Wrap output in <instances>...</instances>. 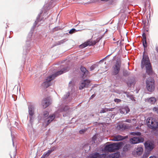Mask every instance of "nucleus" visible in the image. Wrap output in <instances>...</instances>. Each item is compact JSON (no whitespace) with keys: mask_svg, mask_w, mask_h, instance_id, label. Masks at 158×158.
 Instances as JSON below:
<instances>
[{"mask_svg":"<svg viewBox=\"0 0 158 158\" xmlns=\"http://www.w3.org/2000/svg\"><path fill=\"white\" fill-rule=\"evenodd\" d=\"M114 109V108H110V109H108L107 108V110H108V111H113V109Z\"/></svg>","mask_w":158,"mask_h":158,"instance_id":"obj_36","label":"nucleus"},{"mask_svg":"<svg viewBox=\"0 0 158 158\" xmlns=\"http://www.w3.org/2000/svg\"><path fill=\"white\" fill-rule=\"evenodd\" d=\"M156 101V99L154 97H151L149 98L148 102L151 104H154Z\"/></svg>","mask_w":158,"mask_h":158,"instance_id":"obj_24","label":"nucleus"},{"mask_svg":"<svg viewBox=\"0 0 158 158\" xmlns=\"http://www.w3.org/2000/svg\"><path fill=\"white\" fill-rule=\"evenodd\" d=\"M106 112H108L107 108H105L102 109V110H101L100 112V113H104Z\"/></svg>","mask_w":158,"mask_h":158,"instance_id":"obj_27","label":"nucleus"},{"mask_svg":"<svg viewBox=\"0 0 158 158\" xmlns=\"http://www.w3.org/2000/svg\"><path fill=\"white\" fill-rule=\"evenodd\" d=\"M90 81L89 80H84L81 82L80 85L79 89H81L84 88H87L90 83Z\"/></svg>","mask_w":158,"mask_h":158,"instance_id":"obj_11","label":"nucleus"},{"mask_svg":"<svg viewBox=\"0 0 158 158\" xmlns=\"http://www.w3.org/2000/svg\"><path fill=\"white\" fill-rule=\"evenodd\" d=\"M156 51L158 53V46L156 47Z\"/></svg>","mask_w":158,"mask_h":158,"instance_id":"obj_39","label":"nucleus"},{"mask_svg":"<svg viewBox=\"0 0 158 158\" xmlns=\"http://www.w3.org/2000/svg\"><path fill=\"white\" fill-rule=\"evenodd\" d=\"M94 137H95L94 136L93 137V139H94Z\"/></svg>","mask_w":158,"mask_h":158,"instance_id":"obj_44","label":"nucleus"},{"mask_svg":"<svg viewBox=\"0 0 158 158\" xmlns=\"http://www.w3.org/2000/svg\"><path fill=\"white\" fill-rule=\"evenodd\" d=\"M95 95H94V94L92 95L91 97H90V99H92L95 96Z\"/></svg>","mask_w":158,"mask_h":158,"instance_id":"obj_38","label":"nucleus"},{"mask_svg":"<svg viewBox=\"0 0 158 158\" xmlns=\"http://www.w3.org/2000/svg\"><path fill=\"white\" fill-rule=\"evenodd\" d=\"M147 123L149 127L153 130H156L158 127V123L157 120L152 117H150L147 119Z\"/></svg>","mask_w":158,"mask_h":158,"instance_id":"obj_5","label":"nucleus"},{"mask_svg":"<svg viewBox=\"0 0 158 158\" xmlns=\"http://www.w3.org/2000/svg\"><path fill=\"white\" fill-rule=\"evenodd\" d=\"M42 105L43 107L45 108L47 107L50 104L49 100L48 98H47L42 102Z\"/></svg>","mask_w":158,"mask_h":158,"instance_id":"obj_13","label":"nucleus"},{"mask_svg":"<svg viewBox=\"0 0 158 158\" xmlns=\"http://www.w3.org/2000/svg\"><path fill=\"white\" fill-rule=\"evenodd\" d=\"M28 109L29 117L31 118L32 116L34 114V107L32 105H31L29 106Z\"/></svg>","mask_w":158,"mask_h":158,"instance_id":"obj_17","label":"nucleus"},{"mask_svg":"<svg viewBox=\"0 0 158 158\" xmlns=\"http://www.w3.org/2000/svg\"><path fill=\"white\" fill-rule=\"evenodd\" d=\"M130 73L127 71H124L123 72V75L125 76H127L130 75Z\"/></svg>","mask_w":158,"mask_h":158,"instance_id":"obj_31","label":"nucleus"},{"mask_svg":"<svg viewBox=\"0 0 158 158\" xmlns=\"http://www.w3.org/2000/svg\"><path fill=\"white\" fill-rule=\"evenodd\" d=\"M53 151V150L52 149L50 150H48L47 152H45L44 154L41 158H45V157H47Z\"/></svg>","mask_w":158,"mask_h":158,"instance_id":"obj_20","label":"nucleus"},{"mask_svg":"<svg viewBox=\"0 0 158 158\" xmlns=\"http://www.w3.org/2000/svg\"><path fill=\"white\" fill-rule=\"evenodd\" d=\"M123 145V143L121 142L107 145L105 147L104 150L107 152H114L119 149Z\"/></svg>","mask_w":158,"mask_h":158,"instance_id":"obj_3","label":"nucleus"},{"mask_svg":"<svg viewBox=\"0 0 158 158\" xmlns=\"http://www.w3.org/2000/svg\"><path fill=\"white\" fill-rule=\"evenodd\" d=\"M135 120V119H132V120Z\"/></svg>","mask_w":158,"mask_h":158,"instance_id":"obj_45","label":"nucleus"},{"mask_svg":"<svg viewBox=\"0 0 158 158\" xmlns=\"http://www.w3.org/2000/svg\"><path fill=\"white\" fill-rule=\"evenodd\" d=\"M49 115V113L48 111H44L43 113V115L45 117H47Z\"/></svg>","mask_w":158,"mask_h":158,"instance_id":"obj_30","label":"nucleus"},{"mask_svg":"<svg viewBox=\"0 0 158 158\" xmlns=\"http://www.w3.org/2000/svg\"><path fill=\"white\" fill-rule=\"evenodd\" d=\"M131 134L132 135H136L138 136L140 135L141 134L140 132H131Z\"/></svg>","mask_w":158,"mask_h":158,"instance_id":"obj_26","label":"nucleus"},{"mask_svg":"<svg viewBox=\"0 0 158 158\" xmlns=\"http://www.w3.org/2000/svg\"><path fill=\"white\" fill-rule=\"evenodd\" d=\"M85 131V130H81L79 131V133L80 134H82L84 133Z\"/></svg>","mask_w":158,"mask_h":158,"instance_id":"obj_35","label":"nucleus"},{"mask_svg":"<svg viewBox=\"0 0 158 158\" xmlns=\"http://www.w3.org/2000/svg\"><path fill=\"white\" fill-rule=\"evenodd\" d=\"M121 66V61L120 59L117 60L112 67L111 73L112 75L118 74L120 72Z\"/></svg>","mask_w":158,"mask_h":158,"instance_id":"obj_4","label":"nucleus"},{"mask_svg":"<svg viewBox=\"0 0 158 158\" xmlns=\"http://www.w3.org/2000/svg\"><path fill=\"white\" fill-rule=\"evenodd\" d=\"M144 145L147 152L145 153L143 156L147 157L149 156L150 151L153 148V145L151 143L147 141L145 143Z\"/></svg>","mask_w":158,"mask_h":158,"instance_id":"obj_7","label":"nucleus"},{"mask_svg":"<svg viewBox=\"0 0 158 158\" xmlns=\"http://www.w3.org/2000/svg\"><path fill=\"white\" fill-rule=\"evenodd\" d=\"M146 88L147 90L150 91L152 92L154 90L155 86L154 80L152 78H148L146 82Z\"/></svg>","mask_w":158,"mask_h":158,"instance_id":"obj_6","label":"nucleus"},{"mask_svg":"<svg viewBox=\"0 0 158 158\" xmlns=\"http://www.w3.org/2000/svg\"><path fill=\"white\" fill-rule=\"evenodd\" d=\"M68 109V107L67 106H65L64 107L61 108L60 109L58 110L59 112H62L63 111H66Z\"/></svg>","mask_w":158,"mask_h":158,"instance_id":"obj_25","label":"nucleus"},{"mask_svg":"<svg viewBox=\"0 0 158 158\" xmlns=\"http://www.w3.org/2000/svg\"><path fill=\"white\" fill-rule=\"evenodd\" d=\"M80 70L81 72L84 74H88V71L87 70L86 68L83 66H81L80 68Z\"/></svg>","mask_w":158,"mask_h":158,"instance_id":"obj_23","label":"nucleus"},{"mask_svg":"<svg viewBox=\"0 0 158 158\" xmlns=\"http://www.w3.org/2000/svg\"><path fill=\"white\" fill-rule=\"evenodd\" d=\"M143 150L141 147H138L135 149V152L136 154L139 156L141 155L143 152Z\"/></svg>","mask_w":158,"mask_h":158,"instance_id":"obj_16","label":"nucleus"},{"mask_svg":"<svg viewBox=\"0 0 158 158\" xmlns=\"http://www.w3.org/2000/svg\"><path fill=\"white\" fill-rule=\"evenodd\" d=\"M144 139L143 138L139 137H134L130 139V143L131 144H136L139 142H143Z\"/></svg>","mask_w":158,"mask_h":158,"instance_id":"obj_9","label":"nucleus"},{"mask_svg":"<svg viewBox=\"0 0 158 158\" xmlns=\"http://www.w3.org/2000/svg\"><path fill=\"white\" fill-rule=\"evenodd\" d=\"M121 100L119 99L118 98H115L114 99V101L115 102L118 103L121 102Z\"/></svg>","mask_w":158,"mask_h":158,"instance_id":"obj_34","label":"nucleus"},{"mask_svg":"<svg viewBox=\"0 0 158 158\" xmlns=\"http://www.w3.org/2000/svg\"><path fill=\"white\" fill-rule=\"evenodd\" d=\"M130 111V109L127 107H126L125 108H123L121 110L120 113H124L126 112V113L127 114Z\"/></svg>","mask_w":158,"mask_h":158,"instance_id":"obj_21","label":"nucleus"},{"mask_svg":"<svg viewBox=\"0 0 158 158\" xmlns=\"http://www.w3.org/2000/svg\"><path fill=\"white\" fill-rule=\"evenodd\" d=\"M76 32H77V31H76V29L74 28H73L71 29L69 31V33L70 34H72L73 33H74Z\"/></svg>","mask_w":158,"mask_h":158,"instance_id":"obj_28","label":"nucleus"},{"mask_svg":"<svg viewBox=\"0 0 158 158\" xmlns=\"http://www.w3.org/2000/svg\"><path fill=\"white\" fill-rule=\"evenodd\" d=\"M143 39L142 40L144 48H147V44L146 39V34L143 33L142 34Z\"/></svg>","mask_w":158,"mask_h":158,"instance_id":"obj_18","label":"nucleus"},{"mask_svg":"<svg viewBox=\"0 0 158 158\" xmlns=\"http://www.w3.org/2000/svg\"><path fill=\"white\" fill-rule=\"evenodd\" d=\"M153 110L154 112L158 114V107H154L153 109Z\"/></svg>","mask_w":158,"mask_h":158,"instance_id":"obj_33","label":"nucleus"},{"mask_svg":"<svg viewBox=\"0 0 158 158\" xmlns=\"http://www.w3.org/2000/svg\"><path fill=\"white\" fill-rule=\"evenodd\" d=\"M55 118V115L54 114L50 115L47 118V124L46 126L48 125L51 122H52Z\"/></svg>","mask_w":158,"mask_h":158,"instance_id":"obj_14","label":"nucleus"},{"mask_svg":"<svg viewBox=\"0 0 158 158\" xmlns=\"http://www.w3.org/2000/svg\"><path fill=\"white\" fill-rule=\"evenodd\" d=\"M105 58H104L103 59H102V60H100L99 61V62H103V60H104V59H105Z\"/></svg>","mask_w":158,"mask_h":158,"instance_id":"obj_41","label":"nucleus"},{"mask_svg":"<svg viewBox=\"0 0 158 158\" xmlns=\"http://www.w3.org/2000/svg\"><path fill=\"white\" fill-rule=\"evenodd\" d=\"M149 158H156V156H150Z\"/></svg>","mask_w":158,"mask_h":158,"instance_id":"obj_40","label":"nucleus"},{"mask_svg":"<svg viewBox=\"0 0 158 158\" xmlns=\"http://www.w3.org/2000/svg\"><path fill=\"white\" fill-rule=\"evenodd\" d=\"M145 66L146 72L149 75L152 73V67L149 57L148 56L144 55V52L143 56L141 60V67L143 69Z\"/></svg>","mask_w":158,"mask_h":158,"instance_id":"obj_1","label":"nucleus"},{"mask_svg":"<svg viewBox=\"0 0 158 158\" xmlns=\"http://www.w3.org/2000/svg\"><path fill=\"white\" fill-rule=\"evenodd\" d=\"M65 42L64 40H62L58 42L57 44L58 45H60L61 44L64 43Z\"/></svg>","mask_w":158,"mask_h":158,"instance_id":"obj_32","label":"nucleus"},{"mask_svg":"<svg viewBox=\"0 0 158 158\" xmlns=\"http://www.w3.org/2000/svg\"><path fill=\"white\" fill-rule=\"evenodd\" d=\"M120 156V154L119 152H116L108 156L106 155V158H118Z\"/></svg>","mask_w":158,"mask_h":158,"instance_id":"obj_15","label":"nucleus"},{"mask_svg":"<svg viewBox=\"0 0 158 158\" xmlns=\"http://www.w3.org/2000/svg\"><path fill=\"white\" fill-rule=\"evenodd\" d=\"M89 156L91 158H106V155L104 154L99 155L98 153L96 152L91 154Z\"/></svg>","mask_w":158,"mask_h":158,"instance_id":"obj_10","label":"nucleus"},{"mask_svg":"<svg viewBox=\"0 0 158 158\" xmlns=\"http://www.w3.org/2000/svg\"><path fill=\"white\" fill-rule=\"evenodd\" d=\"M130 147L131 145L130 144H128L125 145L123 148V151L124 152L127 151Z\"/></svg>","mask_w":158,"mask_h":158,"instance_id":"obj_22","label":"nucleus"},{"mask_svg":"<svg viewBox=\"0 0 158 158\" xmlns=\"http://www.w3.org/2000/svg\"><path fill=\"white\" fill-rule=\"evenodd\" d=\"M97 66V65L96 64H94L91 66L90 68V71L93 70Z\"/></svg>","mask_w":158,"mask_h":158,"instance_id":"obj_29","label":"nucleus"},{"mask_svg":"<svg viewBox=\"0 0 158 158\" xmlns=\"http://www.w3.org/2000/svg\"><path fill=\"white\" fill-rule=\"evenodd\" d=\"M53 151V150L52 149L50 150H48L47 152H45L44 154L41 158H45V157H47Z\"/></svg>","mask_w":158,"mask_h":158,"instance_id":"obj_19","label":"nucleus"},{"mask_svg":"<svg viewBox=\"0 0 158 158\" xmlns=\"http://www.w3.org/2000/svg\"><path fill=\"white\" fill-rule=\"evenodd\" d=\"M127 137V136H123L121 135H118L114 136L111 140L113 141H118L125 139Z\"/></svg>","mask_w":158,"mask_h":158,"instance_id":"obj_12","label":"nucleus"},{"mask_svg":"<svg viewBox=\"0 0 158 158\" xmlns=\"http://www.w3.org/2000/svg\"><path fill=\"white\" fill-rule=\"evenodd\" d=\"M102 38V37L99 38L96 40V41L89 40L87 42L84 43L83 44L80 45L79 47L81 48L85 47L87 46H92L95 45Z\"/></svg>","mask_w":158,"mask_h":158,"instance_id":"obj_8","label":"nucleus"},{"mask_svg":"<svg viewBox=\"0 0 158 158\" xmlns=\"http://www.w3.org/2000/svg\"><path fill=\"white\" fill-rule=\"evenodd\" d=\"M125 121L126 122L130 123L131 122V120L130 119H127Z\"/></svg>","mask_w":158,"mask_h":158,"instance_id":"obj_37","label":"nucleus"},{"mask_svg":"<svg viewBox=\"0 0 158 158\" xmlns=\"http://www.w3.org/2000/svg\"><path fill=\"white\" fill-rule=\"evenodd\" d=\"M66 71V69H63L57 72L56 73L49 76L47 78L46 81L42 83V86L44 88H46L48 87L51 85L50 81L52 80H53L57 76L60 75L63 73L65 72Z\"/></svg>","mask_w":158,"mask_h":158,"instance_id":"obj_2","label":"nucleus"},{"mask_svg":"<svg viewBox=\"0 0 158 158\" xmlns=\"http://www.w3.org/2000/svg\"><path fill=\"white\" fill-rule=\"evenodd\" d=\"M67 96H69V93H68L67 94Z\"/></svg>","mask_w":158,"mask_h":158,"instance_id":"obj_43","label":"nucleus"},{"mask_svg":"<svg viewBox=\"0 0 158 158\" xmlns=\"http://www.w3.org/2000/svg\"><path fill=\"white\" fill-rule=\"evenodd\" d=\"M102 1H109V0H101Z\"/></svg>","mask_w":158,"mask_h":158,"instance_id":"obj_42","label":"nucleus"}]
</instances>
